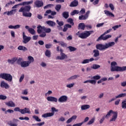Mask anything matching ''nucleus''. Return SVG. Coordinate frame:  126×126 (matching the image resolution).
Segmentation results:
<instances>
[{"instance_id": "1", "label": "nucleus", "mask_w": 126, "mask_h": 126, "mask_svg": "<svg viewBox=\"0 0 126 126\" xmlns=\"http://www.w3.org/2000/svg\"><path fill=\"white\" fill-rule=\"evenodd\" d=\"M33 2V1L32 0L29 1H24L22 3H20L18 4L15 5L12 8H16L17 5H26L21 7L19 10V12H22L23 16L25 17H31V16H32V13L30 12V11L31 10V6L30 4H32Z\"/></svg>"}, {"instance_id": "2", "label": "nucleus", "mask_w": 126, "mask_h": 126, "mask_svg": "<svg viewBox=\"0 0 126 126\" xmlns=\"http://www.w3.org/2000/svg\"><path fill=\"white\" fill-rule=\"evenodd\" d=\"M118 65V64L117 63V62H112L111 63V71L114 72V71H120V72H122L123 71H125L126 70V66H116Z\"/></svg>"}, {"instance_id": "3", "label": "nucleus", "mask_w": 126, "mask_h": 126, "mask_svg": "<svg viewBox=\"0 0 126 126\" xmlns=\"http://www.w3.org/2000/svg\"><path fill=\"white\" fill-rule=\"evenodd\" d=\"M94 32V31H85L82 33H80V32H78L76 33V35L78 36L79 38H81V39H87V38H88V37L91 35V33Z\"/></svg>"}, {"instance_id": "4", "label": "nucleus", "mask_w": 126, "mask_h": 126, "mask_svg": "<svg viewBox=\"0 0 126 126\" xmlns=\"http://www.w3.org/2000/svg\"><path fill=\"white\" fill-rule=\"evenodd\" d=\"M112 30H113L112 29H110L106 31L105 32H104L96 39V42H99V41H101V40H103V41H106V40H108V39L112 38V35H106L105 36V35H106V34L110 33V32H111Z\"/></svg>"}, {"instance_id": "5", "label": "nucleus", "mask_w": 126, "mask_h": 126, "mask_svg": "<svg viewBox=\"0 0 126 126\" xmlns=\"http://www.w3.org/2000/svg\"><path fill=\"white\" fill-rule=\"evenodd\" d=\"M111 114H113V115L112 118L110 119L109 122H116V120L118 119V112L110 110L105 116V118H108L109 116H111Z\"/></svg>"}, {"instance_id": "6", "label": "nucleus", "mask_w": 126, "mask_h": 126, "mask_svg": "<svg viewBox=\"0 0 126 126\" xmlns=\"http://www.w3.org/2000/svg\"><path fill=\"white\" fill-rule=\"evenodd\" d=\"M0 78L4 79L9 82H11V81H12V76L9 73H2L0 74Z\"/></svg>"}, {"instance_id": "7", "label": "nucleus", "mask_w": 126, "mask_h": 126, "mask_svg": "<svg viewBox=\"0 0 126 126\" xmlns=\"http://www.w3.org/2000/svg\"><path fill=\"white\" fill-rule=\"evenodd\" d=\"M51 110L52 112L45 113L42 115V118H49L50 117H53L55 115V112H59V109H56L55 107H52Z\"/></svg>"}, {"instance_id": "8", "label": "nucleus", "mask_w": 126, "mask_h": 126, "mask_svg": "<svg viewBox=\"0 0 126 126\" xmlns=\"http://www.w3.org/2000/svg\"><path fill=\"white\" fill-rule=\"evenodd\" d=\"M23 39L24 44H27L30 40H31V37L30 36H27L25 35V32H23Z\"/></svg>"}, {"instance_id": "9", "label": "nucleus", "mask_w": 126, "mask_h": 126, "mask_svg": "<svg viewBox=\"0 0 126 126\" xmlns=\"http://www.w3.org/2000/svg\"><path fill=\"white\" fill-rule=\"evenodd\" d=\"M96 48L97 50H99V51H104L106 49V44L103 45L102 44H97L96 45Z\"/></svg>"}, {"instance_id": "10", "label": "nucleus", "mask_w": 126, "mask_h": 126, "mask_svg": "<svg viewBox=\"0 0 126 126\" xmlns=\"http://www.w3.org/2000/svg\"><path fill=\"white\" fill-rule=\"evenodd\" d=\"M98 60H99V58L94 59L93 58H90V59H85L82 62V63L83 64H85V63H89L90 62H93V61H98Z\"/></svg>"}, {"instance_id": "11", "label": "nucleus", "mask_w": 126, "mask_h": 126, "mask_svg": "<svg viewBox=\"0 0 126 126\" xmlns=\"http://www.w3.org/2000/svg\"><path fill=\"white\" fill-rule=\"evenodd\" d=\"M34 5L36 7H42L44 5V2H43V1L36 0L34 2Z\"/></svg>"}, {"instance_id": "12", "label": "nucleus", "mask_w": 126, "mask_h": 126, "mask_svg": "<svg viewBox=\"0 0 126 126\" xmlns=\"http://www.w3.org/2000/svg\"><path fill=\"white\" fill-rule=\"evenodd\" d=\"M126 94H119L118 95H117L115 96V98H112L110 100H109V103H111V102H113V101H115L116 99H118V98H122L123 97H126Z\"/></svg>"}, {"instance_id": "13", "label": "nucleus", "mask_w": 126, "mask_h": 126, "mask_svg": "<svg viewBox=\"0 0 126 126\" xmlns=\"http://www.w3.org/2000/svg\"><path fill=\"white\" fill-rule=\"evenodd\" d=\"M66 101H67V96L66 95H62L58 99V102L60 103H64Z\"/></svg>"}, {"instance_id": "14", "label": "nucleus", "mask_w": 126, "mask_h": 126, "mask_svg": "<svg viewBox=\"0 0 126 126\" xmlns=\"http://www.w3.org/2000/svg\"><path fill=\"white\" fill-rule=\"evenodd\" d=\"M61 56H58L56 58V60H63L65 59H67V55H65L64 53L60 54Z\"/></svg>"}, {"instance_id": "15", "label": "nucleus", "mask_w": 126, "mask_h": 126, "mask_svg": "<svg viewBox=\"0 0 126 126\" xmlns=\"http://www.w3.org/2000/svg\"><path fill=\"white\" fill-rule=\"evenodd\" d=\"M47 100L49 102H55L56 103L58 102V98L54 96H48L47 97Z\"/></svg>"}, {"instance_id": "16", "label": "nucleus", "mask_w": 126, "mask_h": 126, "mask_svg": "<svg viewBox=\"0 0 126 126\" xmlns=\"http://www.w3.org/2000/svg\"><path fill=\"white\" fill-rule=\"evenodd\" d=\"M24 114H31V111L29 108L25 107L24 109H22V114L24 115Z\"/></svg>"}, {"instance_id": "17", "label": "nucleus", "mask_w": 126, "mask_h": 126, "mask_svg": "<svg viewBox=\"0 0 126 126\" xmlns=\"http://www.w3.org/2000/svg\"><path fill=\"white\" fill-rule=\"evenodd\" d=\"M30 64L28 61H23L21 63V66L22 67H27L29 66Z\"/></svg>"}, {"instance_id": "18", "label": "nucleus", "mask_w": 126, "mask_h": 126, "mask_svg": "<svg viewBox=\"0 0 126 126\" xmlns=\"http://www.w3.org/2000/svg\"><path fill=\"white\" fill-rule=\"evenodd\" d=\"M77 5H78V1L74 0L70 3L69 6L70 7H75V6H77Z\"/></svg>"}, {"instance_id": "19", "label": "nucleus", "mask_w": 126, "mask_h": 126, "mask_svg": "<svg viewBox=\"0 0 126 126\" xmlns=\"http://www.w3.org/2000/svg\"><path fill=\"white\" fill-rule=\"evenodd\" d=\"M77 119V116L76 115H73L71 118H70L68 120L66 121V124H70L71 123L72 121H75Z\"/></svg>"}, {"instance_id": "20", "label": "nucleus", "mask_w": 126, "mask_h": 126, "mask_svg": "<svg viewBox=\"0 0 126 126\" xmlns=\"http://www.w3.org/2000/svg\"><path fill=\"white\" fill-rule=\"evenodd\" d=\"M46 23L48 24L49 26L51 27H55L56 26V22L53 21H47Z\"/></svg>"}, {"instance_id": "21", "label": "nucleus", "mask_w": 126, "mask_h": 126, "mask_svg": "<svg viewBox=\"0 0 126 126\" xmlns=\"http://www.w3.org/2000/svg\"><path fill=\"white\" fill-rule=\"evenodd\" d=\"M5 105H6V106H8V107H15V103H14V102H13V101H9L7 102H6Z\"/></svg>"}, {"instance_id": "22", "label": "nucleus", "mask_w": 126, "mask_h": 126, "mask_svg": "<svg viewBox=\"0 0 126 126\" xmlns=\"http://www.w3.org/2000/svg\"><path fill=\"white\" fill-rule=\"evenodd\" d=\"M104 12L105 14L107 15V16H111V17H115V15H114V14H113L112 12H110V11L107 10H105L104 11Z\"/></svg>"}, {"instance_id": "23", "label": "nucleus", "mask_w": 126, "mask_h": 126, "mask_svg": "<svg viewBox=\"0 0 126 126\" xmlns=\"http://www.w3.org/2000/svg\"><path fill=\"white\" fill-rule=\"evenodd\" d=\"M72 26L71 25H69L68 24H66L64 26V28L63 30V32H66L67 31V29L68 28H71Z\"/></svg>"}, {"instance_id": "24", "label": "nucleus", "mask_w": 126, "mask_h": 126, "mask_svg": "<svg viewBox=\"0 0 126 126\" xmlns=\"http://www.w3.org/2000/svg\"><path fill=\"white\" fill-rule=\"evenodd\" d=\"M0 86L1 87H4V88H5V89H8V88H9L8 84H7L6 83H5L4 81L1 82Z\"/></svg>"}, {"instance_id": "25", "label": "nucleus", "mask_w": 126, "mask_h": 126, "mask_svg": "<svg viewBox=\"0 0 126 126\" xmlns=\"http://www.w3.org/2000/svg\"><path fill=\"white\" fill-rule=\"evenodd\" d=\"M85 27H86V26L84 23H81L78 25V29L79 30L81 29V30H84V29H85Z\"/></svg>"}, {"instance_id": "26", "label": "nucleus", "mask_w": 126, "mask_h": 126, "mask_svg": "<svg viewBox=\"0 0 126 126\" xmlns=\"http://www.w3.org/2000/svg\"><path fill=\"white\" fill-rule=\"evenodd\" d=\"M18 50L19 51H23V52H26V51H28L27 48L26 47L23 46L22 45H20L18 47Z\"/></svg>"}, {"instance_id": "27", "label": "nucleus", "mask_w": 126, "mask_h": 126, "mask_svg": "<svg viewBox=\"0 0 126 126\" xmlns=\"http://www.w3.org/2000/svg\"><path fill=\"white\" fill-rule=\"evenodd\" d=\"M113 46H115L114 42H110L107 43H105V47L106 49H108V48H110V47H113Z\"/></svg>"}, {"instance_id": "28", "label": "nucleus", "mask_w": 126, "mask_h": 126, "mask_svg": "<svg viewBox=\"0 0 126 126\" xmlns=\"http://www.w3.org/2000/svg\"><path fill=\"white\" fill-rule=\"evenodd\" d=\"M14 11H16L15 9H12L10 11H6L4 12L3 14H7V15H12L14 14Z\"/></svg>"}, {"instance_id": "29", "label": "nucleus", "mask_w": 126, "mask_h": 126, "mask_svg": "<svg viewBox=\"0 0 126 126\" xmlns=\"http://www.w3.org/2000/svg\"><path fill=\"white\" fill-rule=\"evenodd\" d=\"M62 15L65 19H67L69 17V14H68V12L64 11Z\"/></svg>"}, {"instance_id": "30", "label": "nucleus", "mask_w": 126, "mask_h": 126, "mask_svg": "<svg viewBox=\"0 0 126 126\" xmlns=\"http://www.w3.org/2000/svg\"><path fill=\"white\" fill-rule=\"evenodd\" d=\"M93 53H94V57L97 58V57H99L100 53H99V50H94Z\"/></svg>"}, {"instance_id": "31", "label": "nucleus", "mask_w": 126, "mask_h": 126, "mask_svg": "<svg viewBox=\"0 0 126 126\" xmlns=\"http://www.w3.org/2000/svg\"><path fill=\"white\" fill-rule=\"evenodd\" d=\"M37 33L38 34H41V32L44 30V26H38L37 27Z\"/></svg>"}, {"instance_id": "32", "label": "nucleus", "mask_w": 126, "mask_h": 126, "mask_svg": "<svg viewBox=\"0 0 126 126\" xmlns=\"http://www.w3.org/2000/svg\"><path fill=\"white\" fill-rule=\"evenodd\" d=\"M89 108H90V105L88 104H86V105H82L81 109L82 110H87L89 109Z\"/></svg>"}, {"instance_id": "33", "label": "nucleus", "mask_w": 126, "mask_h": 126, "mask_svg": "<svg viewBox=\"0 0 126 126\" xmlns=\"http://www.w3.org/2000/svg\"><path fill=\"white\" fill-rule=\"evenodd\" d=\"M43 31H44V33H51L52 32V30L50 28H46L45 26H43Z\"/></svg>"}, {"instance_id": "34", "label": "nucleus", "mask_w": 126, "mask_h": 126, "mask_svg": "<svg viewBox=\"0 0 126 126\" xmlns=\"http://www.w3.org/2000/svg\"><path fill=\"white\" fill-rule=\"evenodd\" d=\"M28 61H27L29 63H30V64L32 63H34V58H33V57L32 56H29L28 57Z\"/></svg>"}, {"instance_id": "35", "label": "nucleus", "mask_w": 126, "mask_h": 126, "mask_svg": "<svg viewBox=\"0 0 126 126\" xmlns=\"http://www.w3.org/2000/svg\"><path fill=\"white\" fill-rule=\"evenodd\" d=\"M51 51L49 50H46L45 52V55L46 57H48V58H51Z\"/></svg>"}, {"instance_id": "36", "label": "nucleus", "mask_w": 126, "mask_h": 126, "mask_svg": "<svg viewBox=\"0 0 126 126\" xmlns=\"http://www.w3.org/2000/svg\"><path fill=\"white\" fill-rule=\"evenodd\" d=\"M87 18L85 15H81L79 16V20H86Z\"/></svg>"}, {"instance_id": "37", "label": "nucleus", "mask_w": 126, "mask_h": 126, "mask_svg": "<svg viewBox=\"0 0 126 126\" xmlns=\"http://www.w3.org/2000/svg\"><path fill=\"white\" fill-rule=\"evenodd\" d=\"M28 32L32 35H35V30H34L33 29L30 28V29H29Z\"/></svg>"}, {"instance_id": "38", "label": "nucleus", "mask_w": 126, "mask_h": 126, "mask_svg": "<svg viewBox=\"0 0 126 126\" xmlns=\"http://www.w3.org/2000/svg\"><path fill=\"white\" fill-rule=\"evenodd\" d=\"M67 48L69 49L70 52H74L77 50V48L73 46H68Z\"/></svg>"}, {"instance_id": "39", "label": "nucleus", "mask_w": 126, "mask_h": 126, "mask_svg": "<svg viewBox=\"0 0 126 126\" xmlns=\"http://www.w3.org/2000/svg\"><path fill=\"white\" fill-rule=\"evenodd\" d=\"M77 77H79V75H75L70 77L69 79H68V80H72L73 79H76Z\"/></svg>"}, {"instance_id": "40", "label": "nucleus", "mask_w": 126, "mask_h": 126, "mask_svg": "<svg viewBox=\"0 0 126 126\" xmlns=\"http://www.w3.org/2000/svg\"><path fill=\"white\" fill-rule=\"evenodd\" d=\"M61 8H62V5L60 4L56 5L55 6V9L56 10H57V11H60Z\"/></svg>"}, {"instance_id": "41", "label": "nucleus", "mask_w": 126, "mask_h": 126, "mask_svg": "<svg viewBox=\"0 0 126 126\" xmlns=\"http://www.w3.org/2000/svg\"><path fill=\"white\" fill-rule=\"evenodd\" d=\"M95 122V118H93L89 122L87 123L88 126H90V125H92Z\"/></svg>"}, {"instance_id": "42", "label": "nucleus", "mask_w": 126, "mask_h": 126, "mask_svg": "<svg viewBox=\"0 0 126 126\" xmlns=\"http://www.w3.org/2000/svg\"><path fill=\"white\" fill-rule=\"evenodd\" d=\"M122 109H126V100H124L122 102Z\"/></svg>"}, {"instance_id": "43", "label": "nucleus", "mask_w": 126, "mask_h": 126, "mask_svg": "<svg viewBox=\"0 0 126 126\" xmlns=\"http://www.w3.org/2000/svg\"><path fill=\"white\" fill-rule=\"evenodd\" d=\"M78 13H79V11L78 10H74L72 12H71V15H75V14H78Z\"/></svg>"}, {"instance_id": "44", "label": "nucleus", "mask_w": 126, "mask_h": 126, "mask_svg": "<svg viewBox=\"0 0 126 126\" xmlns=\"http://www.w3.org/2000/svg\"><path fill=\"white\" fill-rule=\"evenodd\" d=\"M100 67H101L100 65L94 64L93 65V67H92V68H93V69H97V68H100Z\"/></svg>"}, {"instance_id": "45", "label": "nucleus", "mask_w": 126, "mask_h": 126, "mask_svg": "<svg viewBox=\"0 0 126 126\" xmlns=\"http://www.w3.org/2000/svg\"><path fill=\"white\" fill-rule=\"evenodd\" d=\"M67 22L68 23H70V24H71V25H74V23H73V20L71 18H68L67 20Z\"/></svg>"}, {"instance_id": "46", "label": "nucleus", "mask_w": 126, "mask_h": 126, "mask_svg": "<svg viewBox=\"0 0 126 126\" xmlns=\"http://www.w3.org/2000/svg\"><path fill=\"white\" fill-rule=\"evenodd\" d=\"M100 78H101V76L97 75L93 76L92 78V79H94V80H99V79H100Z\"/></svg>"}, {"instance_id": "47", "label": "nucleus", "mask_w": 126, "mask_h": 126, "mask_svg": "<svg viewBox=\"0 0 126 126\" xmlns=\"http://www.w3.org/2000/svg\"><path fill=\"white\" fill-rule=\"evenodd\" d=\"M32 118L34 119L36 122H41V119H40L38 116L34 115L32 116Z\"/></svg>"}, {"instance_id": "48", "label": "nucleus", "mask_w": 126, "mask_h": 126, "mask_svg": "<svg viewBox=\"0 0 126 126\" xmlns=\"http://www.w3.org/2000/svg\"><path fill=\"white\" fill-rule=\"evenodd\" d=\"M60 45L62 46V47H63L64 48L65 47H67V44L66 43L63 42V41H61L60 42Z\"/></svg>"}, {"instance_id": "49", "label": "nucleus", "mask_w": 126, "mask_h": 126, "mask_svg": "<svg viewBox=\"0 0 126 126\" xmlns=\"http://www.w3.org/2000/svg\"><path fill=\"white\" fill-rule=\"evenodd\" d=\"M14 111L15 112H20L22 114V109H21L19 107H16L14 108Z\"/></svg>"}, {"instance_id": "50", "label": "nucleus", "mask_w": 126, "mask_h": 126, "mask_svg": "<svg viewBox=\"0 0 126 126\" xmlns=\"http://www.w3.org/2000/svg\"><path fill=\"white\" fill-rule=\"evenodd\" d=\"M122 27V25H116V26L113 27L112 29H113V30L114 31H116L117 30V29H118L119 27Z\"/></svg>"}, {"instance_id": "51", "label": "nucleus", "mask_w": 126, "mask_h": 126, "mask_svg": "<svg viewBox=\"0 0 126 126\" xmlns=\"http://www.w3.org/2000/svg\"><path fill=\"white\" fill-rule=\"evenodd\" d=\"M43 125H45V122H41V123H37V124H32V126H43Z\"/></svg>"}, {"instance_id": "52", "label": "nucleus", "mask_w": 126, "mask_h": 126, "mask_svg": "<svg viewBox=\"0 0 126 126\" xmlns=\"http://www.w3.org/2000/svg\"><path fill=\"white\" fill-rule=\"evenodd\" d=\"M15 3V2H12V1H10V2H8L5 5V7H8V6H9V5H10V4H13Z\"/></svg>"}, {"instance_id": "53", "label": "nucleus", "mask_w": 126, "mask_h": 126, "mask_svg": "<svg viewBox=\"0 0 126 126\" xmlns=\"http://www.w3.org/2000/svg\"><path fill=\"white\" fill-rule=\"evenodd\" d=\"M57 23L58 24L59 26H63V21H59V20L56 21Z\"/></svg>"}, {"instance_id": "54", "label": "nucleus", "mask_w": 126, "mask_h": 126, "mask_svg": "<svg viewBox=\"0 0 126 126\" xmlns=\"http://www.w3.org/2000/svg\"><path fill=\"white\" fill-rule=\"evenodd\" d=\"M22 61H23V59L19 58L17 60V63H18V64H21V62H22Z\"/></svg>"}, {"instance_id": "55", "label": "nucleus", "mask_w": 126, "mask_h": 126, "mask_svg": "<svg viewBox=\"0 0 126 126\" xmlns=\"http://www.w3.org/2000/svg\"><path fill=\"white\" fill-rule=\"evenodd\" d=\"M41 38H45L46 36H47V34H46V32H43L42 33H41L39 35Z\"/></svg>"}, {"instance_id": "56", "label": "nucleus", "mask_w": 126, "mask_h": 126, "mask_svg": "<svg viewBox=\"0 0 126 126\" xmlns=\"http://www.w3.org/2000/svg\"><path fill=\"white\" fill-rule=\"evenodd\" d=\"M8 125L10 126H17V124H13L12 121H9V123H8Z\"/></svg>"}, {"instance_id": "57", "label": "nucleus", "mask_w": 126, "mask_h": 126, "mask_svg": "<svg viewBox=\"0 0 126 126\" xmlns=\"http://www.w3.org/2000/svg\"><path fill=\"white\" fill-rule=\"evenodd\" d=\"M6 99V96L0 94V100H5Z\"/></svg>"}, {"instance_id": "58", "label": "nucleus", "mask_w": 126, "mask_h": 126, "mask_svg": "<svg viewBox=\"0 0 126 126\" xmlns=\"http://www.w3.org/2000/svg\"><path fill=\"white\" fill-rule=\"evenodd\" d=\"M52 44H47L45 45V48L46 49H50L52 47Z\"/></svg>"}, {"instance_id": "59", "label": "nucleus", "mask_w": 126, "mask_h": 126, "mask_svg": "<svg viewBox=\"0 0 126 126\" xmlns=\"http://www.w3.org/2000/svg\"><path fill=\"white\" fill-rule=\"evenodd\" d=\"M23 79H24V74H22L19 79V82H22L23 81Z\"/></svg>"}, {"instance_id": "60", "label": "nucleus", "mask_w": 126, "mask_h": 126, "mask_svg": "<svg viewBox=\"0 0 126 126\" xmlns=\"http://www.w3.org/2000/svg\"><path fill=\"white\" fill-rule=\"evenodd\" d=\"M74 86V83L69 84L66 85V87L68 88H71V87H73Z\"/></svg>"}, {"instance_id": "61", "label": "nucleus", "mask_w": 126, "mask_h": 126, "mask_svg": "<svg viewBox=\"0 0 126 126\" xmlns=\"http://www.w3.org/2000/svg\"><path fill=\"white\" fill-rule=\"evenodd\" d=\"M90 83H91V84H96V80H90Z\"/></svg>"}, {"instance_id": "62", "label": "nucleus", "mask_w": 126, "mask_h": 126, "mask_svg": "<svg viewBox=\"0 0 126 126\" xmlns=\"http://www.w3.org/2000/svg\"><path fill=\"white\" fill-rule=\"evenodd\" d=\"M100 0H95L94 2H93L94 5H96V4H98L99 3V1Z\"/></svg>"}, {"instance_id": "63", "label": "nucleus", "mask_w": 126, "mask_h": 126, "mask_svg": "<svg viewBox=\"0 0 126 126\" xmlns=\"http://www.w3.org/2000/svg\"><path fill=\"white\" fill-rule=\"evenodd\" d=\"M83 125V123H80L76 124H74L72 126H81Z\"/></svg>"}, {"instance_id": "64", "label": "nucleus", "mask_w": 126, "mask_h": 126, "mask_svg": "<svg viewBox=\"0 0 126 126\" xmlns=\"http://www.w3.org/2000/svg\"><path fill=\"white\" fill-rule=\"evenodd\" d=\"M121 86H123V87H125L126 86V81L124 82H122L121 83Z\"/></svg>"}]
</instances>
